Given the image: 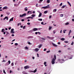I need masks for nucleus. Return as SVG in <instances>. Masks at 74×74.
Here are the masks:
<instances>
[{
	"label": "nucleus",
	"mask_w": 74,
	"mask_h": 74,
	"mask_svg": "<svg viewBox=\"0 0 74 74\" xmlns=\"http://www.w3.org/2000/svg\"><path fill=\"white\" fill-rule=\"evenodd\" d=\"M55 60L54 59V58H53L52 59V60L51 61V63L52 64H53L55 63Z\"/></svg>",
	"instance_id": "obj_1"
},
{
	"label": "nucleus",
	"mask_w": 74,
	"mask_h": 74,
	"mask_svg": "<svg viewBox=\"0 0 74 74\" xmlns=\"http://www.w3.org/2000/svg\"><path fill=\"white\" fill-rule=\"evenodd\" d=\"M52 44L53 47H58V45H56L55 44L53 43H52Z\"/></svg>",
	"instance_id": "obj_2"
},
{
	"label": "nucleus",
	"mask_w": 74,
	"mask_h": 74,
	"mask_svg": "<svg viewBox=\"0 0 74 74\" xmlns=\"http://www.w3.org/2000/svg\"><path fill=\"white\" fill-rule=\"evenodd\" d=\"M24 67L25 69H29V67L28 66H24Z\"/></svg>",
	"instance_id": "obj_3"
},
{
	"label": "nucleus",
	"mask_w": 74,
	"mask_h": 74,
	"mask_svg": "<svg viewBox=\"0 0 74 74\" xmlns=\"http://www.w3.org/2000/svg\"><path fill=\"white\" fill-rule=\"evenodd\" d=\"M5 19H6V20L8 21V17L7 16H5V18H3V20H5Z\"/></svg>",
	"instance_id": "obj_4"
},
{
	"label": "nucleus",
	"mask_w": 74,
	"mask_h": 74,
	"mask_svg": "<svg viewBox=\"0 0 74 74\" xmlns=\"http://www.w3.org/2000/svg\"><path fill=\"white\" fill-rule=\"evenodd\" d=\"M38 30V29L37 28H34L33 29V31H37V30Z\"/></svg>",
	"instance_id": "obj_5"
},
{
	"label": "nucleus",
	"mask_w": 74,
	"mask_h": 74,
	"mask_svg": "<svg viewBox=\"0 0 74 74\" xmlns=\"http://www.w3.org/2000/svg\"><path fill=\"white\" fill-rule=\"evenodd\" d=\"M13 19H14V17L10 19L9 22H10L11 21H13Z\"/></svg>",
	"instance_id": "obj_6"
},
{
	"label": "nucleus",
	"mask_w": 74,
	"mask_h": 74,
	"mask_svg": "<svg viewBox=\"0 0 74 74\" xmlns=\"http://www.w3.org/2000/svg\"><path fill=\"white\" fill-rule=\"evenodd\" d=\"M8 8V7L7 6H5L3 8V10H7Z\"/></svg>",
	"instance_id": "obj_7"
},
{
	"label": "nucleus",
	"mask_w": 74,
	"mask_h": 74,
	"mask_svg": "<svg viewBox=\"0 0 74 74\" xmlns=\"http://www.w3.org/2000/svg\"><path fill=\"white\" fill-rule=\"evenodd\" d=\"M38 50H39L38 49L36 48L34 50V51H36V52H38Z\"/></svg>",
	"instance_id": "obj_8"
},
{
	"label": "nucleus",
	"mask_w": 74,
	"mask_h": 74,
	"mask_svg": "<svg viewBox=\"0 0 74 74\" xmlns=\"http://www.w3.org/2000/svg\"><path fill=\"white\" fill-rule=\"evenodd\" d=\"M33 38V36H29L28 37V38L29 39V38Z\"/></svg>",
	"instance_id": "obj_9"
},
{
	"label": "nucleus",
	"mask_w": 74,
	"mask_h": 74,
	"mask_svg": "<svg viewBox=\"0 0 74 74\" xmlns=\"http://www.w3.org/2000/svg\"><path fill=\"white\" fill-rule=\"evenodd\" d=\"M71 33V30H70L68 34L69 36H70V33Z\"/></svg>",
	"instance_id": "obj_10"
},
{
	"label": "nucleus",
	"mask_w": 74,
	"mask_h": 74,
	"mask_svg": "<svg viewBox=\"0 0 74 74\" xmlns=\"http://www.w3.org/2000/svg\"><path fill=\"white\" fill-rule=\"evenodd\" d=\"M8 65H9V64L8 63V62H6L5 64V66H8Z\"/></svg>",
	"instance_id": "obj_11"
},
{
	"label": "nucleus",
	"mask_w": 74,
	"mask_h": 74,
	"mask_svg": "<svg viewBox=\"0 0 74 74\" xmlns=\"http://www.w3.org/2000/svg\"><path fill=\"white\" fill-rule=\"evenodd\" d=\"M56 11H57L56 9H55L53 10V12H56Z\"/></svg>",
	"instance_id": "obj_12"
},
{
	"label": "nucleus",
	"mask_w": 74,
	"mask_h": 74,
	"mask_svg": "<svg viewBox=\"0 0 74 74\" xmlns=\"http://www.w3.org/2000/svg\"><path fill=\"white\" fill-rule=\"evenodd\" d=\"M22 73L23 74H27V73H26V72L24 71H23Z\"/></svg>",
	"instance_id": "obj_13"
},
{
	"label": "nucleus",
	"mask_w": 74,
	"mask_h": 74,
	"mask_svg": "<svg viewBox=\"0 0 74 74\" xmlns=\"http://www.w3.org/2000/svg\"><path fill=\"white\" fill-rule=\"evenodd\" d=\"M42 47V45L40 44L39 45V47H38V48H40Z\"/></svg>",
	"instance_id": "obj_14"
},
{
	"label": "nucleus",
	"mask_w": 74,
	"mask_h": 74,
	"mask_svg": "<svg viewBox=\"0 0 74 74\" xmlns=\"http://www.w3.org/2000/svg\"><path fill=\"white\" fill-rule=\"evenodd\" d=\"M42 15V14L41 13H40V14H39L38 16V17H41V16Z\"/></svg>",
	"instance_id": "obj_15"
},
{
	"label": "nucleus",
	"mask_w": 74,
	"mask_h": 74,
	"mask_svg": "<svg viewBox=\"0 0 74 74\" xmlns=\"http://www.w3.org/2000/svg\"><path fill=\"white\" fill-rule=\"evenodd\" d=\"M66 6V5H64L63 6H62V8H64V7H65Z\"/></svg>",
	"instance_id": "obj_16"
},
{
	"label": "nucleus",
	"mask_w": 74,
	"mask_h": 74,
	"mask_svg": "<svg viewBox=\"0 0 74 74\" xmlns=\"http://www.w3.org/2000/svg\"><path fill=\"white\" fill-rule=\"evenodd\" d=\"M47 3H50V0H47Z\"/></svg>",
	"instance_id": "obj_17"
},
{
	"label": "nucleus",
	"mask_w": 74,
	"mask_h": 74,
	"mask_svg": "<svg viewBox=\"0 0 74 74\" xmlns=\"http://www.w3.org/2000/svg\"><path fill=\"white\" fill-rule=\"evenodd\" d=\"M67 3H68V4H69V5H70V6H71V3H70V2H68Z\"/></svg>",
	"instance_id": "obj_18"
},
{
	"label": "nucleus",
	"mask_w": 74,
	"mask_h": 74,
	"mask_svg": "<svg viewBox=\"0 0 74 74\" xmlns=\"http://www.w3.org/2000/svg\"><path fill=\"white\" fill-rule=\"evenodd\" d=\"M8 64H10V63H11V61H10V60H9L8 61Z\"/></svg>",
	"instance_id": "obj_19"
},
{
	"label": "nucleus",
	"mask_w": 74,
	"mask_h": 74,
	"mask_svg": "<svg viewBox=\"0 0 74 74\" xmlns=\"http://www.w3.org/2000/svg\"><path fill=\"white\" fill-rule=\"evenodd\" d=\"M51 29H52V27H49V30H51Z\"/></svg>",
	"instance_id": "obj_20"
},
{
	"label": "nucleus",
	"mask_w": 74,
	"mask_h": 74,
	"mask_svg": "<svg viewBox=\"0 0 74 74\" xmlns=\"http://www.w3.org/2000/svg\"><path fill=\"white\" fill-rule=\"evenodd\" d=\"M4 32V29H2V30H1V32Z\"/></svg>",
	"instance_id": "obj_21"
},
{
	"label": "nucleus",
	"mask_w": 74,
	"mask_h": 74,
	"mask_svg": "<svg viewBox=\"0 0 74 74\" xmlns=\"http://www.w3.org/2000/svg\"><path fill=\"white\" fill-rule=\"evenodd\" d=\"M47 38H48L50 40L51 39V37L49 36H47Z\"/></svg>",
	"instance_id": "obj_22"
},
{
	"label": "nucleus",
	"mask_w": 74,
	"mask_h": 74,
	"mask_svg": "<svg viewBox=\"0 0 74 74\" xmlns=\"http://www.w3.org/2000/svg\"><path fill=\"white\" fill-rule=\"evenodd\" d=\"M37 71V69H36L34 71V73H36Z\"/></svg>",
	"instance_id": "obj_23"
},
{
	"label": "nucleus",
	"mask_w": 74,
	"mask_h": 74,
	"mask_svg": "<svg viewBox=\"0 0 74 74\" xmlns=\"http://www.w3.org/2000/svg\"><path fill=\"white\" fill-rule=\"evenodd\" d=\"M64 40L65 39L64 38H62L61 39V40H62V41H64Z\"/></svg>",
	"instance_id": "obj_24"
},
{
	"label": "nucleus",
	"mask_w": 74,
	"mask_h": 74,
	"mask_svg": "<svg viewBox=\"0 0 74 74\" xmlns=\"http://www.w3.org/2000/svg\"><path fill=\"white\" fill-rule=\"evenodd\" d=\"M54 59L56 60V56L55 55H54Z\"/></svg>",
	"instance_id": "obj_25"
},
{
	"label": "nucleus",
	"mask_w": 74,
	"mask_h": 74,
	"mask_svg": "<svg viewBox=\"0 0 74 74\" xmlns=\"http://www.w3.org/2000/svg\"><path fill=\"white\" fill-rule=\"evenodd\" d=\"M65 25H69V23L67 22L65 23Z\"/></svg>",
	"instance_id": "obj_26"
},
{
	"label": "nucleus",
	"mask_w": 74,
	"mask_h": 74,
	"mask_svg": "<svg viewBox=\"0 0 74 74\" xmlns=\"http://www.w3.org/2000/svg\"><path fill=\"white\" fill-rule=\"evenodd\" d=\"M26 13H24L23 14V16H26Z\"/></svg>",
	"instance_id": "obj_27"
},
{
	"label": "nucleus",
	"mask_w": 74,
	"mask_h": 74,
	"mask_svg": "<svg viewBox=\"0 0 74 74\" xmlns=\"http://www.w3.org/2000/svg\"><path fill=\"white\" fill-rule=\"evenodd\" d=\"M3 73H4V74H6V72H5V70H3Z\"/></svg>",
	"instance_id": "obj_28"
},
{
	"label": "nucleus",
	"mask_w": 74,
	"mask_h": 74,
	"mask_svg": "<svg viewBox=\"0 0 74 74\" xmlns=\"http://www.w3.org/2000/svg\"><path fill=\"white\" fill-rule=\"evenodd\" d=\"M45 8L46 9V8H49V6H46L45 7Z\"/></svg>",
	"instance_id": "obj_29"
},
{
	"label": "nucleus",
	"mask_w": 74,
	"mask_h": 74,
	"mask_svg": "<svg viewBox=\"0 0 74 74\" xmlns=\"http://www.w3.org/2000/svg\"><path fill=\"white\" fill-rule=\"evenodd\" d=\"M20 17H23V14L21 15L20 14Z\"/></svg>",
	"instance_id": "obj_30"
},
{
	"label": "nucleus",
	"mask_w": 74,
	"mask_h": 74,
	"mask_svg": "<svg viewBox=\"0 0 74 74\" xmlns=\"http://www.w3.org/2000/svg\"><path fill=\"white\" fill-rule=\"evenodd\" d=\"M47 12H48V11H45L44 13V14H47Z\"/></svg>",
	"instance_id": "obj_31"
},
{
	"label": "nucleus",
	"mask_w": 74,
	"mask_h": 74,
	"mask_svg": "<svg viewBox=\"0 0 74 74\" xmlns=\"http://www.w3.org/2000/svg\"><path fill=\"white\" fill-rule=\"evenodd\" d=\"M67 30H66V29H65V30H64V31H63V33H65V32H66V31Z\"/></svg>",
	"instance_id": "obj_32"
},
{
	"label": "nucleus",
	"mask_w": 74,
	"mask_h": 74,
	"mask_svg": "<svg viewBox=\"0 0 74 74\" xmlns=\"http://www.w3.org/2000/svg\"><path fill=\"white\" fill-rule=\"evenodd\" d=\"M47 64V62H45L44 63V65H45Z\"/></svg>",
	"instance_id": "obj_33"
},
{
	"label": "nucleus",
	"mask_w": 74,
	"mask_h": 74,
	"mask_svg": "<svg viewBox=\"0 0 74 74\" xmlns=\"http://www.w3.org/2000/svg\"><path fill=\"white\" fill-rule=\"evenodd\" d=\"M31 16L32 17H34V16H36V15L34 14L33 15H32Z\"/></svg>",
	"instance_id": "obj_34"
},
{
	"label": "nucleus",
	"mask_w": 74,
	"mask_h": 74,
	"mask_svg": "<svg viewBox=\"0 0 74 74\" xmlns=\"http://www.w3.org/2000/svg\"><path fill=\"white\" fill-rule=\"evenodd\" d=\"M39 20L40 21H42V18H40L39 19Z\"/></svg>",
	"instance_id": "obj_35"
},
{
	"label": "nucleus",
	"mask_w": 74,
	"mask_h": 74,
	"mask_svg": "<svg viewBox=\"0 0 74 74\" xmlns=\"http://www.w3.org/2000/svg\"><path fill=\"white\" fill-rule=\"evenodd\" d=\"M53 37H50V40H53Z\"/></svg>",
	"instance_id": "obj_36"
},
{
	"label": "nucleus",
	"mask_w": 74,
	"mask_h": 74,
	"mask_svg": "<svg viewBox=\"0 0 74 74\" xmlns=\"http://www.w3.org/2000/svg\"><path fill=\"white\" fill-rule=\"evenodd\" d=\"M37 29H38V30H40V29H41V28H39Z\"/></svg>",
	"instance_id": "obj_37"
},
{
	"label": "nucleus",
	"mask_w": 74,
	"mask_h": 74,
	"mask_svg": "<svg viewBox=\"0 0 74 74\" xmlns=\"http://www.w3.org/2000/svg\"><path fill=\"white\" fill-rule=\"evenodd\" d=\"M41 39L42 40H45V39L44 38H41Z\"/></svg>",
	"instance_id": "obj_38"
},
{
	"label": "nucleus",
	"mask_w": 74,
	"mask_h": 74,
	"mask_svg": "<svg viewBox=\"0 0 74 74\" xmlns=\"http://www.w3.org/2000/svg\"><path fill=\"white\" fill-rule=\"evenodd\" d=\"M11 65L12 66H14V63H12L11 64Z\"/></svg>",
	"instance_id": "obj_39"
},
{
	"label": "nucleus",
	"mask_w": 74,
	"mask_h": 74,
	"mask_svg": "<svg viewBox=\"0 0 74 74\" xmlns=\"http://www.w3.org/2000/svg\"><path fill=\"white\" fill-rule=\"evenodd\" d=\"M60 16H61V17H63V14H62L60 15Z\"/></svg>",
	"instance_id": "obj_40"
},
{
	"label": "nucleus",
	"mask_w": 74,
	"mask_h": 74,
	"mask_svg": "<svg viewBox=\"0 0 74 74\" xmlns=\"http://www.w3.org/2000/svg\"><path fill=\"white\" fill-rule=\"evenodd\" d=\"M74 44V42H72V43L71 44V45H73Z\"/></svg>",
	"instance_id": "obj_41"
},
{
	"label": "nucleus",
	"mask_w": 74,
	"mask_h": 74,
	"mask_svg": "<svg viewBox=\"0 0 74 74\" xmlns=\"http://www.w3.org/2000/svg\"><path fill=\"white\" fill-rule=\"evenodd\" d=\"M41 8H44V9H46L45 7H43Z\"/></svg>",
	"instance_id": "obj_42"
},
{
	"label": "nucleus",
	"mask_w": 74,
	"mask_h": 74,
	"mask_svg": "<svg viewBox=\"0 0 74 74\" xmlns=\"http://www.w3.org/2000/svg\"><path fill=\"white\" fill-rule=\"evenodd\" d=\"M25 49H28V47H25Z\"/></svg>",
	"instance_id": "obj_43"
},
{
	"label": "nucleus",
	"mask_w": 74,
	"mask_h": 74,
	"mask_svg": "<svg viewBox=\"0 0 74 74\" xmlns=\"http://www.w3.org/2000/svg\"><path fill=\"white\" fill-rule=\"evenodd\" d=\"M11 33H12V34H14V31H12L11 32Z\"/></svg>",
	"instance_id": "obj_44"
},
{
	"label": "nucleus",
	"mask_w": 74,
	"mask_h": 74,
	"mask_svg": "<svg viewBox=\"0 0 74 74\" xmlns=\"http://www.w3.org/2000/svg\"><path fill=\"white\" fill-rule=\"evenodd\" d=\"M14 30V29H11V32H13Z\"/></svg>",
	"instance_id": "obj_45"
},
{
	"label": "nucleus",
	"mask_w": 74,
	"mask_h": 74,
	"mask_svg": "<svg viewBox=\"0 0 74 74\" xmlns=\"http://www.w3.org/2000/svg\"><path fill=\"white\" fill-rule=\"evenodd\" d=\"M68 41H65L64 42H65V43H68Z\"/></svg>",
	"instance_id": "obj_46"
},
{
	"label": "nucleus",
	"mask_w": 74,
	"mask_h": 74,
	"mask_svg": "<svg viewBox=\"0 0 74 74\" xmlns=\"http://www.w3.org/2000/svg\"><path fill=\"white\" fill-rule=\"evenodd\" d=\"M27 25H30V23H27Z\"/></svg>",
	"instance_id": "obj_47"
},
{
	"label": "nucleus",
	"mask_w": 74,
	"mask_h": 74,
	"mask_svg": "<svg viewBox=\"0 0 74 74\" xmlns=\"http://www.w3.org/2000/svg\"><path fill=\"white\" fill-rule=\"evenodd\" d=\"M18 45V44L17 43H15V45L17 46V45Z\"/></svg>",
	"instance_id": "obj_48"
},
{
	"label": "nucleus",
	"mask_w": 74,
	"mask_h": 74,
	"mask_svg": "<svg viewBox=\"0 0 74 74\" xmlns=\"http://www.w3.org/2000/svg\"><path fill=\"white\" fill-rule=\"evenodd\" d=\"M26 27V26H24L23 27V29H25V27Z\"/></svg>",
	"instance_id": "obj_49"
},
{
	"label": "nucleus",
	"mask_w": 74,
	"mask_h": 74,
	"mask_svg": "<svg viewBox=\"0 0 74 74\" xmlns=\"http://www.w3.org/2000/svg\"><path fill=\"white\" fill-rule=\"evenodd\" d=\"M62 3H61L60 5V6H62Z\"/></svg>",
	"instance_id": "obj_50"
},
{
	"label": "nucleus",
	"mask_w": 74,
	"mask_h": 74,
	"mask_svg": "<svg viewBox=\"0 0 74 74\" xmlns=\"http://www.w3.org/2000/svg\"><path fill=\"white\" fill-rule=\"evenodd\" d=\"M31 12V11H28L27 12V14H29V12Z\"/></svg>",
	"instance_id": "obj_51"
},
{
	"label": "nucleus",
	"mask_w": 74,
	"mask_h": 74,
	"mask_svg": "<svg viewBox=\"0 0 74 74\" xmlns=\"http://www.w3.org/2000/svg\"><path fill=\"white\" fill-rule=\"evenodd\" d=\"M49 52H50V51L49 50L47 51V53H49Z\"/></svg>",
	"instance_id": "obj_52"
},
{
	"label": "nucleus",
	"mask_w": 74,
	"mask_h": 74,
	"mask_svg": "<svg viewBox=\"0 0 74 74\" xmlns=\"http://www.w3.org/2000/svg\"><path fill=\"white\" fill-rule=\"evenodd\" d=\"M30 17H27V19H30Z\"/></svg>",
	"instance_id": "obj_53"
},
{
	"label": "nucleus",
	"mask_w": 74,
	"mask_h": 74,
	"mask_svg": "<svg viewBox=\"0 0 74 74\" xmlns=\"http://www.w3.org/2000/svg\"><path fill=\"white\" fill-rule=\"evenodd\" d=\"M51 17H52V16H49V18H50V19H51Z\"/></svg>",
	"instance_id": "obj_54"
},
{
	"label": "nucleus",
	"mask_w": 74,
	"mask_h": 74,
	"mask_svg": "<svg viewBox=\"0 0 74 74\" xmlns=\"http://www.w3.org/2000/svg\"><path fill=\"white\" fill-rule=\"evenodd\" d=\"M38 5V3H36V7H37Z\"/></svg>",
	"instance_id": "obj_55"
},
{
	"label": "nucleus",
	"mask_w": 74,
	"mask_h": 74,
	"mask_svg": "<svg viewBox=\"0 0 74 74\" xmlns=\"http://www.w3.org/2000/svg\"><path fill=\"white\" fill-rule=\"evenodd\" d=\"M28 44L29 45H31L32 44L30 43V42H28Z\"/></svg>",
	"instance_id": "obj_56"
},
{
	"label": "nucleus",
	"mask_w": 74,
	"mask_h": 74,
	"mask_svg": "<svg viewBox=\"0 0 74 74\" xmlns=\"http://www.w3.org/2000/svg\"><path fill=\"white\" fill-rule=\"evenodd\" d=\"M41 25H44V23L43 22H42L41 23Z\"/></svg>",
	"instance_id": "obj_57"
},
{
	"label": "nucleus",
	"mask_w": 74,
	"mask_h": 74,
	"mask_svg": "<svg viewBox=\"0 0 74 74\" xmlns=\"http://www.w3.org/2000/svg\"><path fill=\"white\" fill-rule=\"evenodd\" d=\"M46 50H47V49H44L43 51H46Z\"/></svg>",
	"instance_id": "obj_58"
},
{
	"label": "nucleus",
	"mask_w": 74,
	"mask_h": 74,
	"mask_svg": "<svg viewBox=\"0 0 74 74\" xmlns=\"http://www.w3.org/2000/svg\"><path fill=\"white\" fill-rule=\"evenodd\" d=\"M29 14H32V12L31 11V12H30L29 13Z\"/></svg>",
	"instance_id": "obj_59"
},
{
	"label": "nucleus",
	"mask_w": 74,
	"mask_h": 74,
	"mask_svg": "<svg viewBox=\"0 0 74 74\" xmlns=\"http://www.w3.org/2000/svg\"><path fill=\"white\" fill-rule=\"evenodd\" d=\"M38 33L39 34H41V33L40 32H38Z\"/></svg>",
	"instance_id": "obj_60"
},
{
	"label": "nucleus",
	"mask_w": 74,
	"mask_h": 74,
	"mask_svg": "<svg viewBox=\"0 0 74 74\" xmlns=\"http://www.w3.org/2000/svg\"><path fill=\"white\" fill-rule=\"evenodd\" d=\"M21 21L22 22H23V21H24V19H22L21 20Z\"/></svg>",
	"instance_id": "obj_61"
},
{
	"label": "nucleus",
	"mask_w": 74,
	"mask_h": 74,
	"mask_svg": "<svg viewBox=\"0 0 74 74\" xmlns=\"http://www.w3.org/2000/svg\"><path fill=\"white\" fill-rule=\"evenodd\" d=\"M10 73H12V71L10 70Z\"/></svg>",
	"instance_id": "obj_62"
},
{
	"label": "nucleus",
	"mask_w": 74,
	"mask_h": 74,
	"mask_svg": "<svg viewBox=\"0 0 74 74\" xmlns=\"http://www.w3.org/2000/svg\"><path fill=\"white\" fill-rule=\"evenodd\" d=\"M35 34H38V32H35Z\"/></svg>",
	"instance_id": "obj_63"
},
{
	"label": "nucleus",
	"mask_w": 74,
	"mask_h": 74,
	"mask_svg": "<svg viewBox=\"0 0 74 74\" xmlns=\"http://www.w3.org/2000/svg\"><path fill=\"white\" fill-rule=\"evenodd\" d=\"M72 21L73 22H74V19H72Z\"/></svg>",
	"instance_id": "obj_64"
}]
</instances>
